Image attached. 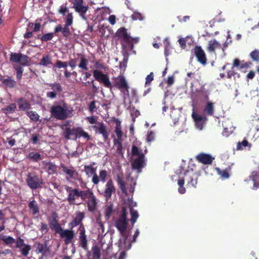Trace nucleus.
Segmentation results:
<instances>
[{"label":"nucleus","mask_w":259,"mask_h":259,"mask_svg":"<svg viewBox=\"0 0 259 259\" xmlns=\"http://www.w3.org/2000/svg\"><path fill=\"white\" fill-rule=\"evenodd\" d=\"M127 212L125 207H122L121 214L115 222V226L120 232L122 238L119 240L118 243L120 247H125L127 235L126 230L128 221L127 219Z\"/></svg>","instance_id":"1"},{"label":"nucleus","mask_w":259,"mask_h":259,"mask_svg":"<svg viewBox=\"0 0 259 259\" xmlns=\"http://www.w3.org/2000/svg\"><path fill=\"white\" fill-rule=\"evenodd\" d=\"M200 174L194 171L193 168H188L184 173L185 178H182L178 181L179 185L178 191L183 194L186 192L185 188L184 187L185 181H187V186L196 188L198 183V179Z\"/></svg>","instance_id":"2"},{"label":"nucleus","mask_w":259,"mask_h":259,"mask_svg":"<svg viewBox=\"0 0 259 259\" xmlns=\"http://www.w3.org/2000/svg\"><path fill=\"white\" fill-rule=\"evenodd\" d=\"M26 182L28 187L32 190L41 187L42 184L41 179L34 172L28 174Z\"/></svg>","instance_id":"3"},{"label":"nucleus","mask_w":259,"mask_h":259,"mask_svg":"<svg viewBox=\"0 0 259 259\" xmlns=\"http://www.w3.org/2000/svg\"><path fill=\"white\" fill-rule=\"evenodd\" d=\"M64 189L68 193L67 200L70 205L75 204V200L79 197L80 190L79 189L73 188L72 187L65 185Z\"/></svg>","instance_id":"4"},{"label":"nucleus","mask_w":259,"mask_h":259,"mask_svg":"<svg viewBox=\"0 0 259 259\" xmlns=\"http://www.w3.org/2000/svg\"><path fill=\"white\" fill-rule=\"evenodd\" d=\"M115 86L118 88L127 98H129L128 86L125 78L123 76H119L114 79Z\"/></svg>","instance_id":"5"},{"label":"nucleus","mask_w":259,"mask_h":259,"mask_svg":"<svg viewBox=\"0 0 259 259\" xmlns=\"http://www.w3.org/2000/svg\"><path fill=\"white\" fill-rule=\"evenodd\" d=\"M73 8L79 14L83 20H87L85 14L88 10V7L83 5V0H74Z\"/></svg>","instance_id":"6"},{"label":"nucleus","mask_w":259,"mask_h":259,"mask_svg":"<svg viewBox=\"0 0 259 259\" xmlns=\"http://www.w3.org/2000/svg\"><path fill=\"white\" fill-rule=\"evenodd\" d=\"M99 193L104 196L106 201H108L111 197L112 194L115 191V187L113 182L111 179L109 180L106 184L105 190L100 191Z\"/></svg>","instance_id":"7"},{"label":"nucleus","mask_w":259,"mask_h":259,"mask_svg":"<svg viewBox=\"0 0 259 259\" xmlns=\"http://www.w3.org/2000/svg\"><path fill=\"white\" fill-rule=\"evenodd\" d=\"M71 229H62L59 234L60 237L63 240L65 244L68 245L71 243L75 237V232Z\"/></svg>","instance_id":"8"},{"label":"nucleus","mask_w":259,"mask_h":259,"mask_svg":"<svg viewBox=\"0 0 259 259\" xmlns=\"http://www.w3.org/2000/svg\"><path fill=\"white\" fill-rule=\"evenodd\" d=\"M93 75L95 79L100 82L104 84V85L108 88H111V84L108 76L103 74L99 70H94L93 71Z\"/></svg>","instance_id":"9"},{"label":"nucleus","mask_w":259,"mask_h":259,"mask_svg":"<svg viewBox=\"0 0 259 259\" xmlns=\"http://www.w3.org/2000/svg\"><path fill=\"white\" fill-rule=\"evenodd\" d=\"M71 109L63 101L55 104L51 108L52 113H67Z\"/></svg>","instance_id":"10"},{"label":"nucleus","mask_w":259,"mask_h":259,"mask_svg":"<svg viewBox=\"0 0 259 259\" xmlns=\"http://www.w3.org/2000/svg\"><path fill=\"white\" fill-rule=\"evenodd\" d=\"M146 165L145 155L143 153H141L138 157L135 159L132 163L133 169L138 170V172L142 171V169Z\"/></svg>","instance_id":"11"},{"label":"nucleus","mask_w":259,"mask_h":259,"mask_svg":"<svg viewBox=\"0 0 259 259\" xmlns=\"http://www.w3.org/2000/svg\"><path fill=\"white\" fill-rule=\"evenodd\" d=\"M96 133L101 134L104 141H106L109 138V132L107 131L106 126L103 122H97L96 125L92 126Z\"/></svg>","instance_id":"12"},{"label":"nucleus","mask_w":259,"mask_h":259,"mask_svg":"<svg viewBox=\"0 0 259 259\" xmlns=\"http://www.w3.org/2000/svg\"><path fill=\"white\" fill-rule=\"evenodd\" d=\"M79 231V244L85 250L88 249V240L85 235V230L84 225H81L78 228Z\"/></svg>","instance_id":"13"},{"label":"nucleus","mask_w":259,"mask_h":259,"mask_svg":"<svg viewBox=\"0 0 259 259\" xmlns=\"http://www.w3.org/2000/svg\"><path fill=\"white\" fill-rule=\"evenodd\" d=\"M10 61L14 63H19L22 65H26L28 63L27 56L19 53H12Z\"/></svg>","instance_id":"14"},{"label":"nucleus","mask_w":259,"mask_h":259,"mask_svg":"<svg viewBox=\"0 0 259 259\" xmlns=\"http://www.w3.org/2000/svg\"><path fill=\"white\" fill-rule=\"evenodd\" d=\"M57 218V214L54 212L52 214V220L49 221L50 228L52 230H54L56 234L60 233V232L63 229Z\"/></svg>","instance_id":"15"},{"label":"nucleus","mask_w":259,"mask_h":259,"mask_svg":"<svg viewBox=\"0 0 259 259\" xmlns=\"http://www.w3.org/2000/svg\"><path fill=\"white\" fill-rule=\"evenodd\" d=\"M195 158L197 161L204 165L211 164L214 159L210 155L204 153L198 154Z\"/></svg>","instance_id":"16"},{"label":"nucleus","mask_w":259,"mask_h":259,"mask_svg":"<svg viewBox=\"0 0 259 259\" xmlns=\"http://www.w3.org/2000/svg\"><path fill=\"white\" fill-rule=\"evenodd\" d=\"M84 217V212L80 211L76 212L75 217L73 218L72 221L69 224V226L71 229H73L78 225H79V227H80L81 225H83L82 221Z\"/></svg>","instance_id":"17"},{"label":"nucleus","mask_w":259,"mask_h":259,"mask_svg":"<svg viewBox=\"0 0 259 259\" xmlns=\"http://www.w3.org/2000/svg\"><path fill=\"white\" fill-rule=\"evenodd\" d=\"M60 166L63 172L67 176L66 177L67 179H75V177L77 176V173L73 167H67L63 164H61Z\"/></svg>","instance_id":"18"},{"label":"nucleus","mask_w":259,"mask_h":259,"mask_svg":"<svg viewBox=\"0 0 259 259\" xmlns=\"http://www.w3.org/2000/svg\"><path fill=\"white\" fill-rule=\"evenodd\" d=\"M192 116L196 127L199 130H202L203 124L207 119L206 117L202 115V114H192Z\"/></svg>","instance_id":"19"},{"label":"nucleus","mask_w":259,"mask_h":259,"mask_svg":"<svg viewBox=\"0 0 259 259\" xmlns=\"http://www.w3.org/2000/svg\"><path fill=\"white\" fill-rule=\"evenodd\" d=\"M195 54L197 58L198 61L201 64L204 65L206 64V58L204 52L201 47H196L195 48Z\"/></svg>","instance_id":"20"},{"label":"nucleus","mask_w":259,"mask_h":259,"mask_svg":"<svg viewBox=\"0 0 259 259\" xmlns=\"http://www.w3.org/2000/svg\"><path fill=\"white\" fill-rule=\"evenodd\" d=\"M42 164L44 166V168L46 169L49 175L54 174L56 172L57 166L55 163L50 161H42Z\"/></svg>","instance_id":"21"},{"label":"nucleus","mask_w":259,"mask_h":259,"mask_svg":"<svg viewBox=\"0 0 259 259\" xmlns=\"http://www.w3.org/2000/svg\"><path fill=\"white\" fill-rule=\"evenodd\" d=\"M76 128L66 127L64 132V137L66 140H76Z\"/></svg>","instance_id":"22"},{"label":"nucleus","mask_w":259,"mask_h":259,"mask_svg":"<svg viewBox=\"0 0 259 259\" xmlns=\"http://www.w3.org/2000/svg\"><path fill=\"white\" fill-rule=\"evenodd\" d=\"M97 203L98 202L96 197L94 194L88 200L87 202L89 211L91 212L94 211L96 208Z\"/></svg>","instance_id":"23"},{"label":"nucleus","mask_w":259,"mask_h":259,"mask_svg":"<svg viewBox=\"0 0 259 259\" xmlns=\"http://www.w3.org/2000/svg\"><path fill=\"white\" fill-rule=\"evenodd\" d=\"M116 35L122 38L125 42H128L131 40L130 36L126 32V29L124 27L120 28L117 30Z\"/></svg>","instance_id":"24"},{"label":"nucleus","mask_w":259,"mask_h":259,"mask_svg":"<svg viewBox=\"0 0 259 259\" xmlns=\"http://www.w3.org/2000/svg\"><path fill=\"white\" fill-rule=\"evenodd\" d=\"M116 181L119 188L123 193H126L127 189L125 187V183L122 175H117L116 176Z\"/></svg>","instance_id":"25"},{"label":"nucleus","mask_w":259,"mask_h":259,"mask_svg":"<svg viewBox=\"0 0 259 259\" xmlns=\"http://www.w3.org/2000/svg\"><path fill=\"white\" fill-rule=\"evenodd\" d=\"M221 44L215 39L209 40L208 44L207 49L209 52H212L218 49L221 48Z\"/></svg>","instance_id":"26"},{"label":"nucleus","mask_w":259,"mask_h":259,"mask_svg":"<svg viewBox=\"0 0 259 259\" xmlns=\"http://www.w3.org/2000/svg\"><path fill=\"white\" fill-rule=\"evenodd\" d=\"M95 164V162H93L90 165H85L84 166V171L88 177H91L96 172V167H94L93 165Z\"/></svg>","instance_id":"27"},{"label":"nucleus","mask_w":259,"mask_h":259,"mask_svg":"<svg viewBox=\"0 0 259 259\" xmlns=\"http://www.w3.org/2000/svg\"><path fill=\"white\" fill-rule=\"evenodd\" d=\"M76 139L83 137L87 141H89L91 139V137L88 133L85 132L81 127H76Z\"/></svg>","instance_id":"28"},{"label":"nucleus","mask_w":259,"mask_h":259,"mask_svg":"<svg viewBox=\"0 0 259 259\" xmlns=\"http://www.w3.org/2000/svg\"><path fill=\"white\" fill-rule=\"evenodd\" d=\"M231 168L230 167L224 170H221L220 168H216L215 169L218 174L221 176L223 179H227L230 177L229 172L231 170Z\"/></svg>","instance_id":"29"},{"label":"nucleus","mask_w":259,"mask_h":259,"mask_svg":"<svg viewBox=\"0 0 259 259\" xmlns=\"http://www.w3.org/2000/svg\"><path fill=\"white\" fill-rule=\"evenodd\" d=\"M27 158L33 162H38L43 158V156L38 152H30L27 156Z\"/></svg>","instance_id":"30"},{"label":"nucleus","mask_w":259,"mask_h":259,"mask_svg":"<svg viewBox=\"0 0 259 259\" xmlns=\"http://www.w3.org/2000/svg\"><path fill=\"white\" fill-rule=\"evenodd\" d=\"M93 195V192L90 189L80 190L79 197H80L81 199L83 201L85 200L86 199L88 200Z\"/></svg>","instance_id":"31"},{"label":"nucleus","mask_w":259,"mask_h":259,"mask_svg":"<svg viewBox=\"0 0 259 259\" xmlns=\"http://www.w3.org/2000/svg\"><path fill=\"white\" fill-rule=\"evenodd\" d=\"M29 209L32 211V214L35 215L39 212V208L36 201L33 199L29 202L28 204Z\"/></svg>","instance_id":"32"},{"label":"nucleus","mask_w":259,"mask_h":259,"mask_svg":"<svg viewBox=\"0 0 259 259\" xmlns=\"http://www.w3.org/2000/svg\"><path fill=\"white\" fill-rule=\"evenodd\" d=\"M0 240L3 241L6 245H12L15 242V239L11 236L2 235L0 236Z\"/></svg>","instance_id":"33"},{"label":"nucleus","mask_w":259,"mask_h":259,"mask_svg":"<svg viewBox=\"0 0 259 259\" xmlns=\"http://www.w3.org/2000/svg\"><path fill=\"white\" fill-rule=\"evenodd\" d=\"M36 251L38 253L44 254L49 251V248L48 247L46 244L44 245L40 243H38L37 244Z\"/></svg>","instance_id":"34"},{"label":"nucleus","mask_w":259,"mask_h":259,"mask_svg":"<svg viewBox=\"0 0 259 259\" xmlns=\"http://www.w3.org/2000/svg\"><path fill=\"white\" fill-rule=\"evenodd\" d=\"M93 252V259H100L101 256V250L100 248L96 245H93L92 248Z\"/></svg>","instance_id":"35"},{"label":"nucleus","mask_w":259,"mask_h":259,"mask_svg":"<svg viewBox=\"0 0 259 259\" xmlns=\"http://www.w3.org/2000/svg\"><path fill=\"white\" fill-rule=\"evenodd\" d=\"M130 214L131 215L130 221L133 226L139 217V214L137 210L134 209L132 207L130 208Z\"/></svg>","instance_id":"36"},{"label":"nucleus","mask_w":259,"mask_h":259,"mask_svg":"<svg viewBox=\"0 0 259 259\" xmlns=\"http://www.w3.org/2000/svg\"><path fill=\"white\" fill-rule=\"evenodd\" d=\"M18 105L20 111H25L29 108V104L23 99H20L18 101Z\"/></svg>","instance_id":"37"},{"label":"nucleus","mask_w":259,"mask_h":259,"mask_svg":"<svg viewBox=\"0 0 259 259\" xmlns=\"http://www.w3.org/2000/svg\"><path fill=\"white\" fill-rule=\"evenodd\" d=\"M88 60L84 57H81L80 58V63L78 64L79 68H80V69L85 70H88Z\"/></svg>","instance_id":"38"},{"label":"nucleus","mask_w":259,"mask_h":259,"mask_svg":"<svg viewBox=\"0 0 259 259\" xmlns=\"http://www.w3.org/2000/svg\"><path fill=\"white\" fill-rule=\"evenodd\" d=\"M52 63L51 58L47 55L44 56L40 61L39 64L42 66H47Z\"/></svg>","instance_id":"39"},{"label":"nucleus","mask_w":259,"mask_h":259,"mask_svg":"<svg viewBox=\"0 0 259 259\" xmlns=\"http://www.w3.org/2000/svg\"><path fill=\"white\" fill-rule=\"evenodd\" d=\"M114 146L116 148V150L118 152H120L122 150V146L121 143V139H115L113 141Z\"/></svg>","instance_id":"40"},{"label":"nucleus","mask_w":259,"mask_h":259,"mask_svg":"<svg viewBox=\"0 0 259 259\" xmlns=\"http://www.w3.org/2000/svg\"><path fill=\"white\" fill-rule=\"evenodd\" d=\"M20 251L22 255L24 256H26L29 254V251L31 249V247L30 245L26 244L24 246H23L21 248H20Z\"/></svg>","instance_id":"41"},{"label":"nucleus","mask_w":259,"mask_h":259,"mask_svg":"<svg viewBox=\"0 0 259 259\" xmlns=\"http://www.w3.org/2000/svg\"><path fill=\"white\" fill-rule=\"evenodd\" d=\"M250 178L254 182L253 186H256V182L259 180V170L252 171Z\"/></svg>","instance_id":"42"},{"label":"nucleus","mask_w":259,"mask_h":259,"mask_svg":"<svg viewBox=\"0 0 259 259\" xmlns=\"http://www.w3.org/2000/svg\"><path fill=\"white\" fill-rule=\"evenodd\" d=\"M50 87L53 92L56 93H60L62 91V87L59 83H54L50 84Z\"/></svg>","instance_id":"43"},{"label":"nucleus","mask_w":259,"mask_h":259,"mask_svg":"<svg viewBox=\"0 0 259 259\" xmlns=\"http://www.w3.org/2000/svg\"><path fill=\"white\" fill-rule=\"evenodd\" d=\"M65 24L66 26H71L73 23V15L72 13H68L65 16Z\"/></svg>","instance_id":"44"},{"label":"nucleus","mask_w":259,"mask_h":259,"mask_svg":"<svg viewBox=\"0 0 259 259\" xmlns=\"http://www.w3.org/2000/svg\"><path fill=\"white\" fill-rule=\"evenodd\" d=\"M115 133L117 135V137L118 138L117 139H121L123 135V133L122 132L121 127L120 124H117L115 127Z\"/></svg>","instance_id":"45"},{"label":"nucleus","mask_w":259,"mask_h":259,"mask_svg":"<svg viewBox=\"0 0 259 259\" xmlns=\"http://www.w3.org/2000/svg\"><path fill=\"white\" fill-rule=\"evenodd\" d=\"M250 56L253 60L259 61V51L255 50L252 51Z\"/></svg>","instance_id":"46"},{"label":"nucleus","mask_w":259,"mask_h":259,"mask_svg":"<svg viewBox=\"0 0 259 259\" xmlns=\"http://www.w3.org/2000/svg\"><path fill=\"white\" fill-rule=\"evenodd\" d=\"M113 211V206L112 204L108 205L105 209V217L109 218Z\"/></svg>","instance_id":"47"},{"label":"nucleus","mask_w":259,"mask_h":259,"mask_svg":"<svg viewBox=\"0 0 259 259\" xmlns=\"http://www.w3.org/2000/svg\"><path fill=\"white\" fill-rule=\"evenodd\" d=\"M132 18L133 20H143L144 19V16L140 13L134 12L132 15Z\"/></svg>","instance_id":"48"},{"label":"nucleus","mask_w":259,"mask_h":259,"mask_svg":"<svg viewBox=\"0 0 259 259\" xmlns=\"http://www.w3.org/2000/svg\"><path fill=\"white\" fill-rule=\"evenodd\" d=\"M16 243V247L18 248H21L26 245L24 243V240L20 237H17Z\"/></svg>","instance_id":"49"},{"label":"nucleus","mask_w":259,"mask_h":259,"mask_svg":"<svg viewBox=\"0 0 259 259\" xmlns=\"http://www.w3.org/2000/svg\"><path fill=\"white\" fill-rule=\"evenodd\" d=\"M107 176V171L105 170H101L99 172V177L101 182L104 183L106 181V179Z\"/></svg>","instance_id":"50"},{"label":"nucleus","mask_w":259,"mask_h":259,"mask_svg":"<svg viewBox=\"0 0 259 259\" xmlns=\"http://www.w3.org/2000/svg\"><path fill=\"white\" fill-rule=\"evenodd\" d=\"M248 142L246 140H243L241 142H238L237 143V149L241 150L242 149L243 147H246L247 146Z\"/></svg>","instance_id":"51"},{"label":"nucleus","mask_w":259,"mask_h":259,"mask_svg":"<svg viewBox=\"0 0 259 259\" xmlns=\"http://www.w3.org/2000/svg\"><path fill=\"white\" fill-rule=\"evenodd\" d=\"M68 64L67 62H62L61 61H57L54 67H57L58 68H66Z\"/></svg>","instance_id":"52"},{"label":"nucleus","mask_w":259,"mask_h":259,"mask_svg":"<svg viewBox=\"0 0 259 259\" xmlns=\"http://www.w3.org/2000/svg\"><path fill=\"white\" fill-rule=\"evenodd\" d=\"M155 134L153 132L150 131L148 132L147 135V141L148 142H151L154 140Z\"/></svg>","instance_id":"53"},{"label":"nucleus","mask_w":259,"mask_h":259,"mask_svg":"<svg viewBox=\"0 0 259 259\" xmlns=\"http://www.w3.org/2000/svg\"><path fill=\"white\" fill-rule=\"evenodd\" d=\"M16 105L15 104H12L5 109V113H9L10 112H15Z\"/></svg>","instance_id":"54"},{"label":"nucleus","mask_w":259,"mask_h":259,"mask_svg":"<svg viewBox=\"0 0 259 259\" xmlns=\"http://www.w3.org/2000/svg\"><path fill=\"white\" fill-rule=\"evenodd\" d=\"M206 113H212L213 111V106L211 103H208L205 109Z\"/></svg>","instance_id":"55"},{"label":"nucleus","mask_w":259,"mask_h":259,"mask_svg":"<svg viewBox=\"0 0 259 259\" xmlns=\"http://www.w3.org/2000/svg\"><path fill=\"white\" fill-rule=\"evenodd\" d=\"M94 67L96 68L95 70H99L100 71V70H106V67L99 62H96Z\"/></svg>","instance_id":"56"},{"label":"nucleus","mask_w":259,"mask_h":259,"mask_svg":"<svg viewBox=\"0 0 259 259\" xmlns=\"http://www.w3.org/2000/svg\"><path fill=\"white\" fill-rule=\"evenodd\" d=\"M40 138V136L38 134H33L32 135V138L31 139V141L33 144H36Z\"/></svg>","instance_id":"57"},{"label":"nucleus","mask_w":259,"mask_h":259,"mask_svg":"<svg viewBox=\"0 0 259 259\" xmlns=\"http://www.w3.org/2000/svg\"><path fill=\"white\" fill-rule=\"evenodd\" d=\"M139 150V148L135 145H133L132 148V154L133 156H138L140 154Z\"/></svg>","instance_id":"58"},{"label":"nucleus","mask_w":259,"mask_h":259,"mask_svg":"<svg viewBox=\"0 0 259 259\" xmlns=\"http://www.w3.org/2000/svg\"><path fill=\"white\" fill-rule=\"evenodd\" d=\"M153 72H151L149 75H148L146 77V82L145 85H147L151 82V81L153 80Z\"/></svg>","instance_id":"59"},{"label":"nucleus","mask_w":259,"mask_h":259,"mask_svg":"<svg viewBox=\"0 0 259 259\" xmlns=\"http://www.w3.org/2000/svg\"><path fill=\"white\" fill-rule=\"evenodd\" d=\"M49 228L48 226V225L46 223H41V228L40 230L41 232L44 233V234H46L49 231Z\"/></svg>","instance_id":"60"},{"label":"nucleus","mask_w":259,"mask_h":259,"mask_svg":"<svg viewBox=\"0 0 259 259\" xmlns=\"http://www.w3.org/2000/svg\"><path fill=\"white\" fill-rule=\"evenodd\" d=\"M58 119L64 120L68 116L70 117V114H52Z\"/></svg>","instance_id":"61"},{"label":"nucleus","mask_w":259,"mask_h":259,"mask_svg":"<svg viewBox=\"0 0 259 259\" xmlns=\"http://www.w3.org/2000/svg\"><path fill=\"white\" fill-rule=\"evenodd\" d=\"M53 37V33H47V34L44 35L41 37V40L43 41H48V40L52 39Z\"/></svg>","instance_id":"62"},{"label":"nucleus","mask_w":259,"mask_h":259,"mask_svg":"<svg viewBox=\"0 0 259 259\" xmlns=\"http://www.w3.org/2000/svg\"><path fill=\"white\" fill-rule=\"evenodd\" d=\"M92 181L94 185H97L100 181V177L98 176L96 172L93 175Z\"/></svg>","instance_id":"63"},{"label":"nucleus","mask_w":259,"mask_h":259,"mask_svg":"<svg viewBox=\"0 0 259 259\" xmlns=\"http://www.w3.org/2000/svg\"><path fill=\"white\" fill-rule=\"evenodd\" d=\"M69 26H66V25L65 24L64 27H62L61 32H62L64 36H67L69 35L70 32L69 29L68 28Z\"/></svg>","instance_id":"64"}]
</instances>
